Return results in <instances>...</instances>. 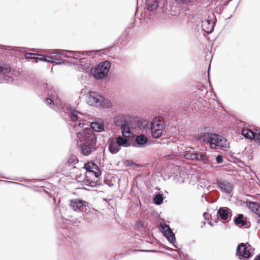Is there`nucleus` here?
<instances>
[{"mask_svg": "<svg viewBox=\"0 0 260 260\" xmlns=\"http://www.w3.org/2000/svg\"><path fill=\"white\" fill-rule=\"evenodd\" d=\"M87 167H88L87 169H89V170H93V169H94L95 170H99V166L95 162H88V164L87 165Z\"/></svg>", "mask_w": 260, "mask_h": 260, "instance_id": "ea45409f", "label": "nucleus"}, {"mask_svg": "<svg viewBox=\"0 0 260 260\" xmlns=\"http://www.w3.org/2000/svg\"><path fill=\"white\" fill-rule=\"evenodd\" d=\"M125 120L126 119L121 117H115L114 120L115 125L116 127H120L121 124H123V121Z\"/></svg>", "mask_w": 260, "mask_h": 260, "instance_id": "72a5a7b5", "label": "nucleus"}, {"mask_svg": "<svg viewBox=\"0 0 260 260\" xmlns=\"http://www.w3.org/2000/svg\"><path fill=\"white\" fill-rule=\"evenodd\" d=\"M131 146L143 148L148 143V138L144 134L136 135L130 138Z\"/></svg>", "mask_w": 260, "mask_h": 260, "instance_id": "ddd939ff", "label": "nucleus"}, {"mask_svg": "<svg viewBox=\"0 0 260 260\" xmlns=\"http://www.w3.org/2000/svg\"><path fill=\"white\" fill-rule=\"evenodd\" d=\"M70 205L74 211L82 212L83 213V215L92 213L93 212L95 214L98 212L97 210L91 207V206L89 205L87 202L80 199L71 200Z\"/></svg>", "mask_w": 260, "mask_h": 260, "instance_id": "423d86ee", "label": "nucleus"}, {"mask_svg": "<svg viewBox=\"0 0 260 260\" xmlns=\"http://www.w3.org/2000/svg\"><path fill=\"white\" fill-rule=\"evenodd\" d=\"M196 151L194 149H190L186 151L184 154V157L188 160H195Z\"/></svg>", "mask_w": 260, "mask_h": 260, "instance_id": "a878e982", "label": "nucleus"}, {"mask_svg": "<svg viewBox=\"0 0 260 260\" xmlns=\"http://www.w3.org/2000/svg\"><path fill=\"white\" fill-rule=\"evenodd\" d=\"M4 182H5L6 183H12V184H17V185H21V186H26V187H28V186H27L26 185H25L24 184H22V183H18V182H13V181H4Z\"/></svg>", "mask_w": 260, "mask_h": 260, "instance_id": "de8ad7c7", "label": "nucleus"}, {"mask_svg": "<svg viewBox=\"0 0 260 260\" xmlns=\"http://www.w3.org/2000/svg\"><path fill=\"white\" fill-rule=\"evenodd\" d=\"M216 183L221 191L225 193H230L232 190L233 185L229 182L221 181L217 179Z\"/></svg>", "mask_w": 260, "mask_h": 260, "instance_id": "6ab92c4d", "label": "nucleus"}, {"mask_svg": "<svg viewBox=\"0 0 260 260\" xmlns=\"http://www.w3.org/2000/svg\"><path fill=\"white\" fill-rule=\"evenodd\" d=\"M232 17V15H231V16L228 18V19L231 18Z\"/></svg>", "mask_w": 260, "mask_h": 260, "instance_id": "69168bd1", "label": "nucleus"}, {"mask_svg": "<svg viewBox=\"0 0 260 260\" xmlns=\"http://www.w3.org/2000/svg\"><path fill=\"white\" fill-rule=\"evenodd\" d=\"M81 142L96 144L97 136L89 127H84L77 133Z\"/></svg>", "mask_w": 260, "mask_h": 260, "instance_id": "1a4fd4ad", "label": "nucleus"}, {"mask_svg": "<svg viewBox=\"0 0 260 260\" xmlns=\"http://www.w3.org/2000/svg\"><path fill=\"white\" fill-rule=\"evenodd\" d=\"M208 224L211 225V226H214V224L213 223V222L212 221H209L208 222Z\"/></svg>", "mask_w": 260, "mask_h": 260, "instance_id": "13d9d810", "label": "nucleus"}, {"mask_svg": "<svg viewBox=\"0 0 260 260\" xmlns=\"http://www.w3.org/2000/svg\"><path fill=\"white\" fill-rule=\"evenodd\" d=\"M70 52L73 53L76 57H74V59H77V61L76 62L77 65L79 66V68L80 70H82L85 73L90 74L91 71V67H90V63L86 58H82L78 59V57H80L81 54H84V52L83 51H63L61 50H55L52 54H57L59 56H62L64 57L69 58L70 56L66 54V52Z\"/></svg>", "mask_w": 260, "mask_h": 260, "instance_id": "f03ea898", "label": "nucleus"}, {"mask_svg": "<svg viewBox=\"0 0 260 260\" xmlns=\"http://www.w3.org/2000/svg\"><path fill=\"white\" fill-rule=\"evenodd\" d=\"M37 54L33 53H26L25 54V57L27 60H34L35 62H37Z\"/></svg>", "mask_w": 260, "mask_h": 260, "instance_id": "2f4dec72", "label": "nucleus"}, {"mask_svg": "<svg viewBox=\"0 0 260 260\" xmlns=\"http://www.w3.org/2000/svg\"><path fill=\"white\" fill-rule=\"evenodd\" d=\"M86 124L84 122H78L77 123H76L75 124V125L74 126V128H75V127H80V128H82V129H83V128H84V126L86 125Z\"/></svg>", "mask_w": 260, "mask_h": 260, "instance_id": "c03bdc74", "label": "nucleus"}, {"mask_svg": "<svg viewBox=\"0 0 260 260\" xmlns=\"http://www.w3.org/2000/svg\"><path fill=\"white\" fill-rule=\"evenodd\" d=\"M162 248L165 249L166 250H169V251H175V250H176V249H173L172 248H170V247H168V246H167L166 245L163 246Z\"/></svg>", "mask_w": 260, "mask_h": 260, "instance_id": "09e8293b", "label": "nucleus"}, {"mask_svg": "<svg viewBox=\"0 0 260 260\" xmlns=\"http://www.w3.org/2000/svg\"><path fill=\"white\" fill-rule=\"evenodd\" d=\"M72 113L70 115V119L72 122H76L78 120V113H81L79 111L74 110V109L70 108Z\"/></svg>", "mask_w": 260, "mask_h": 260, "instance_id": "cd10ccee", "label": "nucleus"}, {"mask_svg": "<svg viewBox=\"0 0 260 260\" xmlns=\"http://www.w3.org/2000/svg\"><path fill=\"white\" fill-rule=\"evenodd\" d=\"M155 189L158 190H160V188H159V187L157 186L155 187Z\"/></svg>", "mask_w": 260, "mask_h": 260, "instance_id": "680f3d73", "label": "nucleus"}, {"mask_svg": "<svg viewBox=\"0 0 260 260\" xmlns=\"http://www.w3.org/2000/svg\"><path fill=\"white\" fill-rule=\"evenodd\" d=\"M252 137L254 141L260 145V133H252Z\"/></svg>", "mask_w": 260, "mask_h": 260, "instance_id": "4c0bfd02", "label": "nucleus"}, {"mask_svg": "<svg viewBox=\"0 0 260 260\" xmlns=\"http://www.w3.org/2000/svg\"><path fill=\"white\" fill-rule=\"evenodd\" d=\"M137 9H138V8H137V7H136V12H135V15H136V14Z\"/></svg>", "mask_w": 260, "mask_h": 260, "instance_id": "0e129e2a", "label": "nucleus"}, {"mask_svg": "<svg viewBox=\"0 0 260 260\" xmlns=\"http://www.w3.org/2000/svg\"><path fill=\"white\" fill-rule=\"evenodd\" d=\"M131 29L130 27H126L124 31L121 34V35L118 37L120 41V45L122 44V42L125 41L127 37L129 35V29Z\"/></svg>", "mask_w": 260, "mask_h": 260, "instance_id": "bb28decb", "label": "nucleus"}, {"mask_svg": "<svg viewBox=\"0 0 260 260\" xmlns=\"http://www.w3.org/2000/svg\"><path fill=\"white\" fill-rule=\"evenodd\" d=\"M111 63L107 60L100 62L96 67H91L90 74L96 80H101L108 76Z\"/></svg>", "mask_w": 260, "mask_h": 260, "instance_id": "0eeeda50", "label": "nucleus"}, {"mask_svg": "<svg viewBox=\"0 0 260 260\" xmlns=\"http://www.w3.org/2000/svg\"><path fill=\"white\" fill-rule=\"evenodd\" d=\"M101 101H101L102 105L100 107H102V108H104V107L109 108V107H110V106L111 105V103L110 102V101L106 99L104 97H103V100H101Z\"/></svg>", "mask_w": 260, "mask_h": 260, "instance_id": "e433bc0d", "label": "nucleus"}, {"mask_svg": "<svg viewBox=\"0 0 260 260\" xmlns=\"http://www.w3.org/2000/svg\"><path fill=\"white\" fill-rule=\"evenodd\" d=\"M256 222H257V223H260V219H257V220H256Z\"/></svg>", "mask_w": 260, "mask_h": 260, "instance_id": "052dcab7", "label": "nucleus"}, {"mask_svg": "<svg viewBox=\"0 0 260 260\" xmlns=\"http://www.w3.org/2000/svg\"><path fill=\"white\" fill-rule=\"evenodd\" d=\"M90 129L93 132H101L104 131V123L103 122L93 121L90 124Z\"/></svg>", "mask_w": 260, "mask_h": 260, "instance_id": "412c9836", "label": "nucleus"}, {"mask_svg": "<svg viewBox=\"0 0 260 260\" xmlns=\"http://www.w3.org/2000/svg\"><path fill=\"white\" fill-rule=\"evenodd\" d=\"M108 185H109V186H112V185H113V183L108 184Z\"/></svg>", "mask_w": 260, "mask_h": 260, "instance_id": "e2e57ef3", "label": "nucleus"}, {"mask_svg": "<svg viewBox=\"0 0 260 260\" xmlns=\"http://www.w3.org/2000/svg\"><path fill=\"white\" fill-rule=\"evenodd\" d=\"M210 67L209 66V68H208V70L210 69ZM208 82L209 83V86L211 88V83H210V78H209V73H208Z\"/></svg>", "mask_w": 260, "mask_h": 260, "instance_id": "6e6d98bb", "label": "nucleus"}, {"mask_svg": "<svg viewBox=\"0 0 260 260\" xmlns=\"http://www.w3.org/2000/svg\"><path fill=\"white\" fill-rule=\"evenodd\" d=\"M217 215L222 220H231L232 216V210L226 207H220L217 212Z\"/></svg>", "mask_w": 260, "mask_h": 260, "instance_id": "2eb2a0df", "label": "nucleus"}, {"mask_svg": "<svg viewBox=\"0 0 260 260\" xmlns=\"http://www.w3.org/2000/svg\"><path fill=\"white\" fill-rule=\"evenodd\" d=\"M231 1L232 0H228V1H226V2H225L224 3V5H228Z\"/></svg>", "mask_w": 260, "mask_h": 260, "instance_id": "4d7b16f0", "label": "nucleus"}, {"mask_svg": "<svg viewBox=\"0 0 260 260\" xmlns=\"http://www.w3.org/2000/svg\"><path fill=\"white\" fill-rule=\"evenodd\" d=\"M103 96L96 92L90 91L88 92L87 103L92 106L100 107L102 105L101 100H103Z\"/></svg>", "mask_w": 260, "mask_h": 260, "instance_id": "4468645a", "label": "nucleus"}, {"mask_svg": "<svg viewBox=\"0 0 260 260\" xmlns=\"http://www.w3.org/2000/svg\"><path fill=\"white\" fill-rule=\"evenodd\" d=\"M254 250L248 242L241 243L237 247L236 255L240 260H248L253 256Z\"/></svg>", "mask_w": 260, "mask_h": 260, "instance_id": "6e6552de", "label": "nucleus"}, {"mask_svg": "<svg viewBox=\"0 0 260 260\" xmlns=\"http://www.w3.org/2000/svg\"><path fill=\"white\" fill-rule=\"evenodd\" d=\"M78 162V160L77 158L75 156L70 157L67 161V164L68 166H70L72 164L75 165Z\"/></svg>", "mask_w": 260, "mask_h": 260, "instance_id": "58836bf2", "label": "nucleus"}, {"mask_svg": "<svg viewBox=\"0 0 260 260\" xmlns=\"http://www.w3.org/2000/svg\"><path fill=\"white\" fill-rule=\"evenodd\" d=\"M37 60L43 61L46 62H49L55 66L56 64H66L69 61L61 57H53L50 56L44 55L42 54H37Z\"/></svg>", "mask_w": 260, "mask_h": 260, "instance_id": "9b49d317", "label": "nucleus"}, {"mask_svg": "<svg viewBox=\"0 0 260 260\" xmlns=\"http://www.w3.org/2000/svg\"><path fill=\"white\" fill-rule=\"evenodd\" d=\"M128 253L127 252H125V253H119L117 255H116L114 256L113 257V259L114 260H118L122 257H123V256L125 255H126Z\"/></svg>", "mask_w": 260, "mask_h": 260, "instance_id": "79ce46f5", "label": "nucleus"}, {"mask_svg": "<svg viewBox=\"0 0 260 260\" xmlns=\"http://www.w3.org/2000/svg\"><path fill=\"white\" fill-rule=\"evenodd\" d=\"M234 221L235 225L239 227L249 228L250 226V223L247 221L246 219H244V215L241 213L237 215L234 219Z\"/></svg>", "mask_w": 260, "mask_h": 260, "instance_id": "a211bd4d", "label": "nucleus"}, {"mask_svg": "<svg viewBox=\"0 0 260 260\" xmlns=\"http://www.w3.org/2000/svg\"><path fill=\"white\" fill-rule=\"evenodd\" d=\"M5 47V49L8 50H13L15 51H18L19 49H20V48L16 47H12L10 46H4Z\"/></svg>", "mask_w": 260, "mask_h": 260, "instance_id": "a18cd8bd", "label": "nucleus"}, {"mask_svg": "<svg viewBox=\"0 0 260 260\" xmlns=\"http://www.w3.org/2000/svg\"><path fill=\"white\" fill-rule=\"evenodd\" d=\"M197 161H203L204 164H207L209 161V157L203 153L196 151L195 160Z\"/></svg>", "mask_w": 260, "mask_h": 260, "instance_id": "b1692460", "label": "nucleus"}, {"mask_svg": "<svg viewBox=\"0 0 260 260\" xmlns=\"http://www.w3.org/2000/svg\"><path fill=\"white\" fill-rule=\"evenodd\" d=\"M11 71V68L9 65L6 64H3L2 65H0V72H9Z\"/></svg>", "mask_w": 260, "mask_h": 260, "instance_id": "c9c22d12", "label": "nucleus"}, {"mask_svg": "<svg viewBox=\"0 0 260 260\" xmlns=\"http://www.w3.org/2000/svg\"><path fill=\"white\" fill-rule=\"evenodd\" d=\"M167 254L171 256L172 257H173L174 258H176L177 257V255H174V254H171V253H170L168 252V253H167Z\"/></svg>", "mask_w": 260, "mask_h": 260, "instance_id": "864d4df0", "label": "nucleus"}, {"mask_svg": "<svg viewBox=\"0 0 260 260\" xmlns=\"http://www.w3.org/2000/svg\"><path fill=\"white\" fill-rule=\"evenodd\" d=\"M177 3L182 5H187L193 2V0H175Z\"/></svg>", "mask_w": 260, "mask_h": 260, "instance_id": "a19ab883", "label": "nucleus"}, {"mask_svg": "<svg viewBox=\"0 0 260 260\" xmlns=\"http://www.w3.org/2000/svg\"><path fill=\"white\" fill-rule=\"evenodd\" d=\"M84 168L86 170V172L93 174L96 178H99L101 175L102 171L100 169L99 170H97L98 172H96L93 170H89L87 169V167H86L85 165L84 166Z\"/></svg>", "mask_w": 260, "mask_h": 260, "instance_id": "473e14b6", "label": "nucleus"}, {"mask_svg": "<svg viewBox=\"0 0 260 260\" xmlns=\"http://www.w3.org/2000/svg\"><path fill=\"white\" fill-rule=\"evenodd\" d=\"M252 133H254L249 129H243L242 131V136L247 139H252Z\"/></svg>", "mask_w": 260, "mask_h": 260, "instance_id": "c85d7f7f", "label": "nucleus"}, {"mask_svg": "<svg viewBox=\"0 0 260 260\" xmlns=\"http://www.w3.org/2000/svg\"><path fill=\"white\" fill-rule=\"evenodd\" d=\"M153 203L156 205H160L163 203V201L165 197L164 194L161 192H156L154 194Z\"/></svg>", "mask_w": 260, "mask_h": 260, "instance_id": "5701e85b", "label": "nucleus"}, {"mask_svg": "<svg viewBox=\"0 0 260 260\" xmlns=\"http://www.w3.org/2000/svg\"><path fill=\"white\" fill-rule=\"evenodd\" d=\"M2 177L4 178H6V179H11V180H18V181H21V180L18 179L17 178H11L10 177H5V176H2Z\"/></svg>", "mask_w": 260, "mask_h": 260, "instance_id": "603ef678", "label": "nucleus"}, {"mask_svg": "<svg viewBox=\"0 0 260 260\" xmlns=\"http://www.w3.org/2000/svg\"><path fill=\"white\" fill-rule=\"evenodd\" d=\"M39 90L45 95L48 96L45 99L46 104L51 108H55L54 100L57 96L56 89L51 84L43 82L39 85Z\"/></svg>", "mask_w": 260, "mask_h": 260, "instance_id": "39448f33", "label": "nucleus"}, {"mask_svg": "<svg viewBox=\"0 0 260 260\" xmlns=\"http://www.w3.org/2000/svg\"><path fill=\"white\" fill-rule=\"evenodd\" d=\"M218 221H219V219H218V218L217 217V218H215V221H215L216 223H217Z\"/></svg>", "mask_w": 260, "mask_h": 260, "instance_id": "bf43d9fd", "label": "nucleus"}, {"mask_svg": "<svg viewBox=\"0 0 260 260\" xmlns=\"http://www.w3.org/2000/svg\"><path fill=\"white\" fill-rule=\"evenodd\" d=\"M11 72H0V83H3L5 81H7L9 79L10 77L7 75Z\"/></svg>", "mask_w": 260, "mask_h": 260, "instance_id": "7c9ffc66", "label": "nucleus"}, {"mask_svg": "<svg viewBox=\"0 0 260 260\" xmlns=\"http://www.w3.org/2000/svg\"><path fill=\"white\" fill-rule=\"evenodd\" d=\"M137 226L138 228H142L143 227V223L142 221H138L137 223Z\"/></svg>", "mask_w": 260, "mask_h": 260, "instance_id": "3c124183", "label": "nucleus"}, {"mask_svg": "<svg viewBox=\"0 0 260 260\" xmlns=\"http://www.w3.org/2000/svg\"><path fill=\"white\" fill-rule=\"evenodd\" d=\"M214 96H215V98H217V96H216V94H215V93H214Z\"/></svg>", "mask_w": 260, "mask_h": 260, "instance_id": "338daca9", "label": "nucleus"}, {"mask_svg": "<svg viewBox=\"0 0 260 260\" xmlns=\"http://www.w3.org/2000/svg\"><path fill=\"white\" fill-rule=\"evenodd\" d=\"M197 140L201 143L208 144L212 149H221L230 147L228 140L222 135L216 133H201L198 135Z\"/></svg>", "mask_w": 260, "mask_h": 260, "instance_id": "f257e3e1", "label": "nucleus"}, {"mask_svg": "<svg viewBox=\"0 0 260 260\" xmlns=\"http://www.w3.org/2000/svg\"><path fill=\"white\" fill-rule=\"evenodd\" d=\"M85 184L92 187H98L101 185L100 182L99 180H92L90 179L86 175L84 178Z\"/></svg>", "mask_w": 260, "mask_h": 260, "instance_id": "393cba45", "label": "nucleus"}, {"mask_svg": "<svg viewBox=\"0 0 260 260\" xmlns=\"http://www.w3.org/2000/svg\"><path fill=\"white\" fill-rule=\"evenodd\" d=\"M119 44L120 45V41L119 39L118 38L116 40H115L114 41V42H113V44L111 46H109V47L105 48L104 50H105L107 52L110 51V50H111L112 49V48L115 46L118 45Z\"/></svg>", "mask_w": 260, "mask_h": 260, "instance_id": "f704fd0d", "label": "nucleus"}, {"mask_svg": "<svg viewBox=\"0 0 260 260\" xmlns=\"http://www.w3.org/2000/svg\"><path fill=\"white\" fill-rule=\"evenodd\" d=\"M217 19L214 14L209 15L207 18H205L202 20V29L207 34H211L214 29Z\"/></svg>", "mask_w": 260, "mask_h": 260, "instance_id": "9d476101", "label": "nucleus"}, {"mask_svg": "<svg viewBox=\"0 0 260 260\" xmlns=\"http://www.w3.org/2000/svg\"><path fill=\"white\" fill-rule=\"evenodd\" d=\"M124 165L126 167H131L132 165H134L135 163L132 160H126L124 161Z\"/></svg>", "mask_w": 260, "mask_h": 260, "instance_id": "49530a36", "label": "nucleus"}, {"mask_svg": "<svg viewBox=\"0 0 260 260\" xmlns=\"http://www.w3.org/2000/svg\"><path fill=\"white\" fill-rule=\"evenodd\" d=\"M146 5L149 11H155L158 8V0H146Z\"/></svg>", "mask_w": 260, "mask_h": 260, "instance_id": "4be33fe9", "label": "nucleus"}, {"mask_svg": "<svg viewBox=\"0 0 260 260\" xmlns=\"http://www.w3.org/2000/svg\"><path fill=\"white\" fill-rule=\"evenodd\" d=\"M129 126V123L127 120L123 121V124H121V126L119 127L121 129V135H119L125 138L133 137L134 134L131 132Z\"/></svg>", "mask_w": 260, "mask_h": 260, "instance_id": "f3484780", "label": "nucleus"}, {"mask_svg": "<svg viewBox=\"0 0 260 260\" xmlns=\"http://www.w3.org/2000/svg\"><path fill=\"white\" fill-rule=\"evenodd\" d=\"M174 177L176 181L179 183H182L184 182V179L181 176V173L179 171H176V172L174 173Z\"/></svg>", "mask_w": 260, "mask_h": 260, "instance_id": "c756f323", "label": "nucleus"}, {"mask_svg": "<svg viewBox=\"0 0 260 260\" xmlns=\"http://www.w3.org/2000/svg\"><path fill=\"white\" fill-rule=\"evenodd\" d=\"M147 251H153V252H159L161 253L166 254L168 253L167 252H165L164 251H160V250H147Z\"/></svg>", "mask_w": 260, "mask_h": 260, "instance_id": "8fccbe9b", "label": "nucleus"}, {"mask_svg": "<svg viewBox=\"0 0 260 260\" xmlns=\"http://www.w3.org/2000/svg\"><path fill=\"white\" fill-rule=\"evenodd\" d=\"M246 206L260 218V203L251 201L246 202Z\"/></svg>", "mask_w": 260, "mask_h": 260, "instance_id": "aec40b11", "label": "nucleus"}, {"mask_svg": "<svg viewBox=\"0 0 260 260\" xmlns=\"http://www.w3.org/2000/svg\"><path fill=\"white\" fill-rule=\"evenodd\" d=\"M215 159L217 164H221L223 161V156L221 154H218Z\"/></svg>", "mask_w": 260, "mask_h": 260, "instance_id": "37998d69", "label": "nucleus"}, {"mask_svg": "<svg viewBox=\"0 0 260 260\" xmlns=\"http://www.w3.org/2000/svg\"><path fill=\"white\" fill-rule=\"evenodd\" d=\"M96 149V144L82 142V144H80L81 153L85 156L90 155L93 151H95Z\"/></svg>", "mask_w": 260, "mask_h": 260, "instance_id": "dca6fc26", "label": "nucleus"}, {"mask_svg": "<svg viewBox=\"0 0 260 260\" xmlns=\"http://www.w3.org/2000/svg\"><path fill=\"white\" fill-rule=\"evenodd\" d=\"M130 138H125L119 135L108 139V150L112 154H115L120 151L121 147L131 146Z\"/></svg>", "mask_w": 260, "mask_h": 260, "instance_id": "7ed1b4c3", "label": "nucleus"}, {"mask_svg": "<svg viewBox=\"0 0 260 260\" xmlns=\"http://www.w3.org/2000/svg\"><path fill=\"white\" fill-rule=\"evenodd\" d=\"M165 125V122L160 123L157 121L151 123L150 130L151 136L157 139L162 136Z\"/></svg>", "mask_w": 260, "mask_h": 260, "instance_id": "f8f14e48", "label": "nucleus"}, {"mask_svg": "<svg viewBox=\"0 0 260 260\" xmlns=\"http://www.w3.org/2000/svg\"><path fill=\"white\" fill-rule=\"evenodd\" d=\"M253 260H260V253L258 254L254 258Z\"/></svg>", "mask_w": 260, "mask_h": 260, "instance_id": "5fc2aeb1", "label": "nucleus"}, {"mask_svg": "<svg viewBox=\"0 0 260 260\" xmlns=\"http://www.w3.org/2000/svg\"><path fill=\"white\" fill-rule=\"evenodd\" d=\"M159 231L162 234L163 236L168 240V241L170 243H172L174 247L177 248L175 251H177L179 256L180 257L183 256L184 260H189V256L182 251L181 248H179L175 244V235L172 231L170 225L166 223L161 224L159 227Z\"/></svg>", "mask_w": 260, "mask_h": 260, "instance_id": "20e7f679", "label": "nucleus"}]
</instances>
